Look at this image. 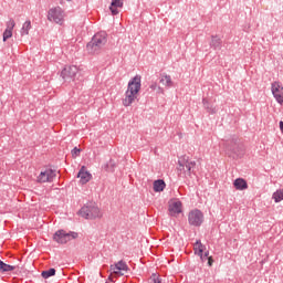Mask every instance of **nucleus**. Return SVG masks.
Wrapping results in <instances>:
<instances>
[{"mask_svg":"<svg viewBox=\"0 0 283 283\" xmlns=\"http://www.w3.org/2000/svg\"><path fill=\"white\" fill-rule=\"evenodd\" d=\"M105 171L114 172L116 169V161L114 159H109L108 163L104 165Z\"/></svg>","mask_w":283,"mask_h":283,"instance_id":"obj_22","label":"nucleus"},{"mask_svg":"<svg viewBox=\"0 0 283 283\" xmlns=\"http://www.w3.org/2000/svg\"><path fill=\"white\" fill-rule=\"evenodd\" d=\"M78 216L84 218L85 220H96V218H103V213H101V209L96 205V202H87L84 205L80 211Z\"/></svg>","mask_w":283,"mask_h":283,"instance_id":"obj_3","label":"nucleus"},{"mask_svg":"<svg viewBox=\"0 0 283 283\" xmlns=\"http://www.w3.org/2000/svg\"><path fill=\"white\" fill-rule=\"evenodd\" d=\"M154 191L157 193H160V191H165V188L167 187V184H165V180L163 179H157L154 181Z\"/></svg>","mask_w":283,"mask_h":283,"instance_id":"obj_18","label":"nucleus"},{"mask_svg":"<svg viewBox=\"0 0 283 283\" xmlns=\"http://www.w3.org/2000/svg\"><path fill=\"white\" fill-rule=\"evenodd\" d=\"M272 198L274 202H282L283 200V188L276 190L273 195Z\"/></svg>","mask_w":283,"mask_h":283,"instance_id":"obj_25","label":"nucleus"},{"mask_svg":"<svg viewBox=\"0 0 283 283\" xmlns=\"http://www.w3.org/2000/svg\"><path fill=\"white\" fill-rule=\"evenodd\" d=\"M210 48L216 51L222 50V39L218 35H212L210 41Z\"/></svg>","mask_w":283,"mask_h":283,"instance_id":"obj_15","label":"nucleus"},{"mask_svg":"<svg viewBox=\"0 0 283 283\" xmlns=\"http://www.w3.org/2000/svg\"><path fill=\"white\" fill-rule=\"evenodd\" d=\"M233 186L238 191H244V189H249V184L243 178H237L233 182Z\"/></svg>","mask_w":283,"mask_h":283,"instance_id":"obj_17","label":"nucleus"},{"mask_svg":"<svg viewBox=\"0 0 283 283\" xmlns=\"http://www.w3.org/2000/svg\"><path fill=\"white\" fill-rule=\"evenodd\" d=\"M30 30H32V22L30 20H27L21 28V35L28 36V34H30Z\"/></svg>","mask_w":283,"mask_h":283,"instance_id":"obj_20","label":"nucleus"},{"mask_svg":"<svg viewBox=\"0 0 283 283\" xmlns=\"http://www.w3.org/2000/svg\"><path fill=\"white\" fill-rule=\"evenodd\" d=\"M60 1H61V3H63L64 0H60ZM66 1H72V0H66Z\"/></svg>","mask_w":283,"mask_h":283,"instance_id":"obj_35","label":"nucleus"},{"mask_svg":"<svg viewBox=\"0 0 283 283\" xmlns=\"http://www.w3.org/2000/svg\"><path fill=\"white\" fill-rule=\"evenodd\" d=\"M107 44V33L101 31L94 34L92 40L86 44L88 54H101L103 48Z\"/></svg>","mask_w":283,"mask_h":283,"instance_id":"obj_2","label":"nucleus"},{"mask_svg":"<svg viewBox=\"0 0 283 283\" xmlns=\"http://www.w3.org/2000/svg\"><path fill=\"white\" fill-rule=\"evenodd\" d=\"M159 83L164 84L165 87H174V81H171V75H167L166 73L161 74Z\"/></svg>","mask_w":283,"mask_h":283,"instance_id":"obj_19","label":"nucleus"},{"mask_svg":"<svg viewBox=\"0 0 283 283\" xmlns=\"http://www.w3.org/2000/svg\"><path fill=\"white\" fill-rule=\"evenodd\" d=\"M271 90L276 103L283 105V87L280 85V82L272 83Z\"/></svg>","mask_w":283,"mask_h":283,"instance_id":"obj_11","label":"nucleus"},{"mask_svg":"<svg viewBox=\"0 0 283 283\" xmlns=\"http://www.w3.org/2000/svg\"><path fill=\"white\" fill-rule=\"evenodd\" d=\"M150 90H153V92H155V90H158V84L156 82H154L153 84H150Z\"/></svg>","mask_w":283,"mask_h":283,"instance_id":"obj_32","label":"nucleus"},{"mask_svg":"<svg viewBox=\"0 0 283 283\" xmlns=\"http://www.w3.org/2000/svg\"><path fill=\"white\" fill-rule=\"evenodd\" d=\"M48 21L63 25L65 21V11L61 7L51 8L48 12Z\"/></svg>","mask_w":283,"mask_h":283,"instance_id":"obj_5","label":"nucleus"},{"mask_svg":"<svg viewBox=\"0 0 283 283\" xmlns=\"http://www.w3.org/2000/svg\"><path fill=\"white\" fill-rule=\"evenodd\" d=\"M14 269H17V266L2 262V265L0 268V273H10V271H14Z\"/></svg>","mask_w":283,"mask_h":283,"instance_id":"obj_24","label":"nucleus"},{"mask_svg":"<svg viewBox=\"0 0 283 283\" xmlns=\"http://www.w3.org/2000/svg\"><path fill=\"white\" fill-rule=\"evenodd\" d=\"M169 216L176 218V216H180L182 213V201H174L169 205L168 208Z\"/></svg>","mask_w":283,"mask_h":283,"instance_id":"obj_13","label":"nucleus"},{"mask_svg":"<svg viewBox=\"0 0 283 283\" xmlns=\"http://www.w3.org/2000/svg\"><path fill=\"white\" fill-rule=\"evenodd\" d=\"M235 145H238V137L235 136L232 138V140H226L224 143L226 149H228V151H231L232 154H238Z\"/></svg>","mask_w":283,"mask_h":283,"instance_id":"obj_16","label":"nucleus"},{"mask_svg":"<svg viewBox=\"0 0 283 283\" xmlns=\"http://www.w3.org/2000/svg\"><path fill=\"white\" fill-rule=\"evenodd\" d=\"M12 36V31H10L9 29H6L3 32V41L7 42L8 39H11Z\"/></svg>","mask_w":283,"mask_h":283,"instance_id":"obj_29","label":"nucleus"},{"mask_svg":"<svg viewBox=\"0 0 283 283\" xmlns=\"http://www.w3.org/2000/svg\"><path fill=\"white\" fill-rule=\"evenodd\" d=\"M195 253L199 255L201 262H207L209 260V251L205 252V245L200 240H197L195 245Z\"/></svg>","mask_w":283,"mask_h":283,"instance_id":"obj_12","label":"nucleus"},{"mask_svg":"<svg viewBox=\"0 0 283 283\" xmlns=\"http://www.w3.org/2000/svg\"><path fill=\"white\" fill-rule=\"evenodd\" d=\"M109 10L113 14V17H116V14H118V7H112V4L109 6Z\"/></svg>","mask_w":283,"mask_h":283,"instance_id":"obj_30","label":"nucleus"},{"mask_svg":"<svg viewBox=\"0 0 283 283\" xmlns=\"http://www.w3.org/2000/svg\"><path fill=\"white\" fill-rule=\"evenodd\" d=\"M72 156H80L81 155V149L77 147H74L71 151Z\"/></svg>","mask_w":283,"mask_h":283,"instance_id":"obj_31","label":"nucleus"},{"mask_svg":"<svg viewBox=\"0 0 283 283\" xmlns=\"http://www.w3.org/2000/svg\"><path fill=\"white\" fill-rule=\"evenodd\" d=\"M111 271L115 273V275H127V273H129V266L125 261H119L111 265Z\"/></svg>","mask_w":283,"mask_h":283,"instance_id":"obj_10","label":"nucleus"},{"mask_svg":"<svg viewBox=\"0 0 283 283\" xmlns=\"http://www.w3.org/2000/svg\"><path fill=\"white\" fill-rule=\"evenodd\" d=\"M78 238V233L76 232H66L65 230H57L53 234L54 242H57V244H67L70 240H76Z\"/></svg>","mask_w":283,"mask_h":283,"instance_id":"obj_6","label":"nucleus"},{"mask_svg":"<svg viewBox=\"0 0 283 283\" xmlns=\"http://www.w3.org/2000/svg\"><path fill=\"white\" fill-rule=\"evenodd\" d=\"M207 261H208V266H213V256H209Z\"/></svg>","mask_w":283,"mask_h":283,"instance_id":"obj_33","label":"nucleus"},{"mask_svg":"<svg viewBox=\"0 0 283 283\" xmlns=\"http://www.w3.org/2000/svg\"><path fill=\"white\" fill-rule=\"evenodd\" d=\"M77 178H80L81 185H87L92 180V174L85 170V166H83L77 174Z\"/></svg>","mask_w":283,"mask_h":283,"instance_id":"obj_14","label":"nucleus"},{"mask_svg":"<svg viewBox=\"0 0 283 283\" xmlns=\"http://www.w3.org/2000/svg\"><path fill=\"white\" fill-rule=\"evenodd\" d=\"M205 222V213L199 209L190 210L188 213V224L190 227H202Z\"/></svg>","mask_w":283,"mask_h":283,"instance_id":"obj_7","label":"nucleus"},{"mask_svg":"<svg viewBox=\"0 0 283 283\" xmlns=\"http://www.w3.org/2000/svg\"><path fill=\"white\" fill-rule=\"evenodd\" d=\"M140 87H143L140 75H135L129 80L127 90L125 92V98L122 101L124 107H129L134 101L138 98Z\"/></svg>","mask_w":283,"mask_h":283,"instance_id":"obj_1","label":"nucleus"},{"mask_svg":"<svg viewBox=\"0 0 283 283\" xmlns=\"http://www.w3.org/2000/svg\"><path fill=\"white\" fill-rule=\"evenodd\" d=\"M202 105L208 114H216L217 109L213 107V104L209 102V99L202 98Z\"/></svg>","mask_w":283,"mask_h":283,"instance_id":"obj_21","label":"nucleus"},{"mask_svg":"<svg viewBox=\"0 0 283 283\" xmlns=\"http://www.w3.org/2000/svg\"><path fill=\"white\" fill-rule=\"evenodd\" d=\"M54 275H56V269L54 268H51L42 272V277L44 280H48L49 277H54Z\"/></svg>","mask_w":283,"mask_h":283,"instance_id":"obj_23","label":"nucleus"},{"mask_svg":"<svg viewBox=\"0 0 283 283\" xmlns=\"http://www.w3.org/2000/svg\"><path fill=\"white\" fill-rule=\"evenodd\" d=\"M54 178H56V170L52 168H45L36 177V182H39L40 185H43L45 182H54Z\"/></svg>","mask_w":283,"mask_h":283,"instance_id":"obj_8","label":"nucleus"},{"mask_svg":"<svg viewBox=\"0 0 283 283\" xmlns=\"http://www.w3.org/2000/svg\"><path fill=\"white\" fill-rule=\"evenodd\" d=\"M148 283H163V279L160 277V274L153 273L148 279Z\"/></svg>","mask_w":283,"mask_h":283,"instance_id":"obj_26","label":"nucleus"},{"mask_svg":"<svg viewBox=\"0 0 283 283\" xmlns=\"http://www.w3.org/2000/svg\"><path fill=\"white\" fill-rule=\"evenodd\" d=\"M14 25H17V23L13 19H10V21L7 22V30H10L12 32L14 30Z\"/></svg>","mask_w":283,"mask_h":283,"instance_id":"obj_28","label":"nucleus"},{"mask_svg":"<svg viewBox=\"0 0 283 283\" xmlns=\"http://www.w3.org/2000/svg\"><path fill=\"white\" fill-rule=\"evenodd\" d=\"M157 90H158V92H159L160 94H163V87L157 86Z\"/></svg>","mask_w":283,"mask_h":283,"instance_id":"obj_34","label":"nucleus"},{"mask_svg":"<svg viewBox=\"0 0 283 283\" xmlns=\"http://www.w3.org/2000/svg\"><path fill=\"white\" fill-rule=\"evenodd\" d=\"M177 171H179V175L187 174V176L196 174V161L190 160L189 157L180 158L178 160Z\"/></svg>","mask_w":283,"mask_h":283,"instance_id":"obj_4","label":"nucleus"},{"mask_svg":"<svg viewBox=\"0 0 283 283\" xmlns=\"http://www.w3.org/2000/svg\"><path fill=\"white\" fill-rule=\"evenodd\" d=\"M77 74L78 67L76 65L65 66L61 72L62 78L67 82L75 81Z\"/></svg>","mask_w":283,"mask_h":283,"instance_id":"obj_9","label":"nucleus"},{"mask_svg":"<svg viewBox=\"0 0 283 283\" xmlns=\"http://www.w3.org/2000/svg\"><path fill=\"white\" fill-rule=\"evenodd\" d=\"M111 6L114 8H123V0H112Z\"/></svg>","mask_w":283,"mask_h":283,"instance_id":"obj_27","label":"nucleus"}]
</instances>
